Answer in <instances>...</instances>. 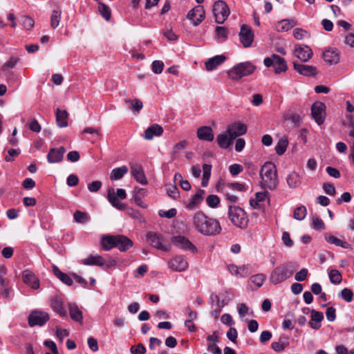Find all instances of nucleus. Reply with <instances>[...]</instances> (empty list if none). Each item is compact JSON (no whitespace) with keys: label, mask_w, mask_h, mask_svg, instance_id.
<instances>
[{"label":"nucleus","mask_w":354,"mask_h":354,"mask_svg":"<svg viewBox=\"0 0 354 354\" xmlns=\"http://www.w3.org/2000/svg\"><path fill=\"white\" fill-rule=\"evenodd\" d=\"M100 243H133L132 241L128 237L118 234V235H102L101 237Z\"/></svg>","instance_id":"f3484780"},{"label":"nucleus","mask_w":354,"mask_h":354,"mask_svg":"<svg viewBox=\"0 0 354 354\" xmlns=\"http://www.w3.org/2000/svg\"><path fill=\"white\" fill-rule=\"evenodd\" d=\"M226 188H228L229 189L232 190H236L238 192L246 191L245 185L240 183H227L226 185Z\"/></svg>","instance_id":"864d4df0"},{"label":"nucleus","mask_w":354,"mask_h":354,"mask_svg":"<svg viewBox=\"0 0 354 354\" xmlns=\"http://www.w3.org/2000/svg\"><path fill=\"white\" fill-rule=\"evenodd\" d=\"M255 66L249 62H241L234 66L227 71L229 78L236 81L243 77L252 74L255 70Z\"/></svg>","instance_id":"20e7f679"},{"label":"nucleus","mask_w":354,"mask_h":354,"mask_svg":"<svg viewBox=\"0 0 354 354\" xmlns=\"http://www.w3.org/2000/svg\"><path fill=\"white\" fill-rule=\"evenodd\" d=\"M326 318L329 322H333L335 319V309L333 307H328L326 312Z\"/></svg>","instance_id":"774afa93"},{"label":"nucleus","mask_w":354,"mask_h":354,"mask_svg":"<svg viewBox=\"0 0 354 354\" xmlns=\"http://www.w3.org/2000/svg\"><path fill=\"white\" fill-rule=\"evenodd\" d=\"M131 173L138 183L141 185H146L147 183V180L144 171L140 165H132L131 167Z\"/></svg>","instance_id":"b1692460"},{"label":"nucleus","mask_w":354,"mask_h":354,"mask_svg":"<svg viewBox=\"0 0 354 354\" xmlns=\"http://www.w3.org/2000/svg\"><path fill=\"white\" fill-rule=\"evenodd\" d=\"M98 9L100 13L105 19V20L109 21L111 18V10L104 3H100Z\"/></svg>","instance_id":"8fccbe9b"},{"label":"nucleus","mask_w":354,"mask_h":354,"mask_svg":"<svg viewBox=\"0 0 354 354\" xmlns=\"http://www.w3.org/2000/svg\"><path fill=\"white\" fill-rule=\"evenodd\" d=\"M287 183L290 188H296L299 183V176L295 171L290 173L286 178Z\"/></svg>","instance_id":"58836bf2"},{"label":"nucleus","mask_w":354,"mask_h":354,"mask_svg":"<svg viewBox=\"0 0 354 354\" xmlns=\"http://www.w3.org/2000/svg\"><path fill=\"white\" fill-rule=\"evenodd\" d=\"M66 149L64 147L50 149L48 155L47 160L50 163H57L62 160Z\"/></svg>","instance_id":"6ab92c4d"},{"label":"nucleus","mask_w":354,"mask_h":354,"mask_svg":"<svg viewBox=\"0 0 354 354\" xmlns=\"http://www.w3.org/2000/svg\"><path fill=\"white\" fill-rule=\"evenodd\" d=\"M234 139L227 131L221 133L216 137V142L218 146L223 149H227L232 144Z\"/></svg>","instance_id":"a878e982"},{"label":"nucleus","mask_w":354,"mask_h":354,"mask_svg":"<svg viewBox=\"0 0 354 354\" xmlns=\"http://www.w3.org/2000/svg\"><path fill=\"white\" fill-rule=\"evenodd\" d=\"M130 351L132 354H145L146 353V348L142 344L140 343L136 347L133 346H131Z\"/></svg>","instance_id":"bf43d9fd"},{"label":"nucleus","mask_w":354,"mask_h":354,"mask_svg":"<svg viewBox=\"0 0 354 354\" xmlns=\"http://www.w3.org/2000/svg\"><path fill=\"white\" fill-rule=\"evenodd\" d=\"M192 223L196 230L205 236H215L221 231L220 223L217 220L208 217L201 211L193 215Z\"/></svg>","instance_id":"f257e3e1"},{"label":"nucleus","mask_w":354,"mask_h":354,"mask_svg":"<svg viewBox=\"0 0 354 354\" xmlns=\"http://www.w3.org/2000/svg\"><path fill=\"white\" fill-rule=\"evenodd\" d=\"M163 133L162 127L157 124H154L148 127L145 131L144 138L146 140H152L155 136H160Z\"/></svg>","instance_id":"bb28decb"},{"label":"nucleus","mask_w":354,"mask_h":354,"mask_svg":"<svg viewBox=\"0 0 354 354\" xmlns=\"http://www.w3.org/2000/svg\"><path fill=\"white\" fill-rule=\"evenodd\" d=\"M127 197L126 191L124 189H118L116 192L113 188H109L107 193L109 202L115 208L124 210L126 205L120 201V199H124Z\"/></svg>","instance_id":"423d86ee"},{"label":"nucleus","mask_w":354,"mask_h":354,"mask_svg":"<svg viewBox=\"0 0 354 354\" xmlns=\"http://www.w3.org/2000/svg\"><path fill=\"white\" fill-rule=\"evenodd\" d=\"M186 313L188 315V318L185 320L187 323H192L198 317L196 311L192 310L190 308L186 309Z\"/></svg>","instance_id":"e2e57ef3"},{"label":"nucleus","mask_w":354,"mask_h":354,"mask_svg":"<svg viewBox=\"0 0 354 354\" xmlns=\"http://www.w3.org/2000/svg\"><path fill=\"white\" fill-rule=\"evenodd\" d=\"M353 291L347 288H344L339 294V297L346 302H351L353 299Z\"/></svg>","instance_id":"49530a36"},{"label":"nucleus","mask_w":354,"mask_h":354,"mask_svg":"<svg viewBox=\"0 0 354 354\" xmlns=\"http://www.w3.org/2000/svg\"><path fill=\"white\" fill-rule=\"evenodd\" d=\"M68 310L70 317L74 322H78L80 324H83V315L77 304L74 303L68 304Z\"/></svg>","instance_id":"393cba45"},{"label":"nucleus","mask_w":354,"mask_h":354,"mask_svg":"<svg viewBox=\"0 0 354 354\" xmlns=\"http://www.w3.org/2000/svg\"><path fill=\"white\" fill-rule=\"evenodd\" d=\"M53 271L55 275L65 284L68 286L73 284V279L67 274L59 270L57 267L53 266Z\"/></svg>","instance_id":"c9c22d12"},{"label":"nucleus","mask_w":354,"mask_h":354,"mask_svg":"<svg viewBox=\"0 0 354 354\" xmlns=\"http://www.w3.org/2000/svg\"><path fill=\"white\" fill-rule=\"evenodd\" d=\"M124 102L128 108L134 112L138 113L142 108V102L137 98L133 100L124 99Z\"/></svg>","instance_id":"e433bc0d"},{"label":"nucleus","mask_w":354,"mask_h":354,"mask_svg":"<svg viewBox=\"0 0 354 354\" xmlns=\"http://www.w3.org/2000/svg\"><path fill=\"white\" fill-rule=\"evenodd\" d=\"M203 174L201 185L205 187L208 185V182L211 176L212 166L210 165L205 164L203 166Z\"/></svg>","instance_id":"a19ab883"},{"label":"nucleus","mask_w":354,"mask_h":354,"mask_svg":"<svg viewBox=\"0 0 354 354\" xmlns=\"http://www.w3.org/2000/svg\"><path fill=\"white\" fill-rule=\"evenodd\" d=\"M323 59L330 65L337 64L339 62V53L336 48H328L323 53Z\"/></svg>","instance_id":"412c9836"},{"label":"nucleus","mask_w":354,"mask_h":354,"mask_svg":"<svg viewBox=\"0 0 354 354\" xmlns=\"http://www.w3.org/2000/svg\"><path fill=\"white\" fill-rule=\"evenodd\" d=\"M22 280L24 283L32 289L37 290L39 288V280L30 270H25L22 272Z\"/></svg>","instance_id":"4468645a"},{"label":"nucleus","mask_w":354,"mask_h":354,"mask_svg":"<svg viewBox=\"0 0 354 354\" xmlns=\"http://www.w3.org/2000/svg\"><path fill=\"white\" fill-rule=\"evenodd\" d=\"M206 202L209 207L214 208L217 207L220 203V199L216 195H209L206 199Z\"/></svg>","instance_id":"603ef678"},{"label":"nucleus","mask_w":354,"mask_h":354,"mask_svg":"<svg viewBox=\"0 0 354 354\" xmlns=\"http://www.w3.org/2000/svg\"><path fill=\"white\" fill-rule=\"evenodd\" d=\"M204 194V190L201 189H198L196 194L187 203L186 208L188 209H194V208H196L202 202Z\"/></svg>","instance_id":"c85d7f7f"},{"label":"nucleus","mask_w":354,"mask_h":354,"mask_svg":"<svg viewBox=\"0 0 354 354\" xmlns=\"http://www.w3.org/2000/svg\"><path fill=\"white\" fill-rule=\"evenodd\" d=\"M312 227L316 230H323L325 229V225L323 221L318 216H313L311 218Z\"/></svg>","instance_id":"de8ad7c7"},{"label":"nucleus","mask_w":354,"mask_h":354,"mask_svg":"<svg viewBox=\"0 0 354 354\" xmlns=\"http://www.w3.org/2000/svg\"><path fill=\"white\" fill-rule=\"evenodd\" d=\"M330 281L333 284H339L342 281V274L336 269H333L329 272Z\"/></svg>","instance_id":"a18cd8bd"},{"label":"nucleus","mask_w":354,"mask_h":354,"mask_svg":"<svg viewBox=\"0 0 354 354\" xmlns=\"http://www.w3.org/2000/svg\"><path fill=\"white\" fill-rule=\"evenodd\" d=\"M263 63L267 67L272 66L276 73L285 72L287 70V64L285 59L275 54L265 58Z\"/></svg>","instance_id":"6e6552de"},{"label":"nucleus","mask_w":354,"mask_h":354,"mask_svg":"<svg viewBox=\"0 0 354 354\" xmlns=\"http://www.w3.org/2000/svg\"><path fill=\"white\" fill-rule=\"evenodd\" d=\"M307 214V209L304 205H300L295 209L293 212V217L298 221H302Z\"/></svg>","instance_id":"79ce46f5"},{"label":"nucleus","mask_w":354,"mask_h":354,"mask_svg":"<svg viewBox=\"0 0 354 354\" xmlns=\"http://www.w3.org/2000/svg\"><path fill=\"white\" fill-rule=\"evenodd\" d=\"M62 11L60 10H53L50 17V26L53 29L57 28L59 25V21L61 19Z\"/></svg>","instance_id":"37998d69"},{"label":"nucleus","mask_w":354,"mask_h":354,"mask_svg":"<svg viewBox=\"0 0 354 354\" xmlns=\"http://www.w3.org/2000/svg\"><path fill=\"white\" fill-rule=\"evenodd\" d=\"M164 64L162 61L156 60L152 63V71L156 74H160L162 72Z\"/></svg>","instance_id":"4d7b16f0"},{"label":"nucleus","mask_w":354,"mask_h":354,"mask_svg":"<svg viewBox=\"0 0 354 354\" xmlns=\"http://www.w3.org/2000/svg\"><path fill=\"white\" fill-rule=\"evenodd\" d=\"M147 241L153 243H161L162 241L160 235L153 232H150L147 234Z\"/></svg>","instance_id":"3c124183"},{"label":"nucleus","mask_w":354,"mask_h":354,"mask_svg":"<svg viewBox=\"0 0 354 354\" xmlns=\"http://www.w3.org/2000/svg\"><path fill=\"white\" fill-rule=\"evenodd\" d=\"M167 194L172 198L176 199L180 196V192L176 186H171L167 189Z\"/></svg>","instance_id":"0e129e2a"},{"label":"nucleus","mask_w":354,"mask_h":354,"mask_svg":"<svg viewBox=\"0 0 354 354\" xmlns=\"http://www.w3.org/2000/svg\"><path fill=\"white\" fill-rule=\"evenodd\" d=\"M229 171L231 175L234 176L243 171V167L239 164H233L230 166Z\"/></svg>","instance_id":"680f3d73"},{"label":"nucleus","mask_w":354,"mask_h":354,"mask_svg":"<svg viewBox=\"0 0 354 354\" xmlns=\"http://www.w3.org/2000/svg\"><path fill=\"white\" fill-rule=\"evenodd\" d=\"M226 57L224 55H216L212 58L208 59L205 62V68L207 71H212L216 68L225 60Z\"/></svg>","instance_id":"c756f323"},{"label":"nucleus","mask_w":354,"mask_h":354,"mask_svg":"<svg viewBox=\"0 0 354 354\" xmlns=\"http://www.w3.org/2000/svg\"><path fill=\"white\" fill-rule=\"evenodd\" d=\"M240 41L245 48L250 47L254 40V34L250 27L243 24L239 32Z\"/></svg>","instance_id":"f8f14e48"},{"label":"nucleus","mask_w":354,"mask_h":354,"mask_svg":"<svg viewBox=\"0 0 354 354\" xmlns=\"http://www.w3.org/2000/svg\"><path fill=\"white\" fill-rule=\"evenodd\" d=\"M21 23L23 25V26L27 30H29L34 26L33 19L27 16H23L21 18Z\"/></svg>","instance_id":"6e6d98bb"},{"label":"nucleus","mask_w":354,"mask_h":354,"mask_svg":"<svg viewBox=\"0 0 354 354\" xmlns=\"http://www.w3.org/2000/svg\"><path fill=\"white\" fill-rule=\"evenodd\" d=\"M127 172H128V168L127 166H122L120 167L113 169L110 174V178L111 180H120Z\"/></svg>","instance_id":"f704fd0d"},{"label":"nucleus","mask_w":354,"mask_h":354,"mask_svg":"<svg viewBox=\"0 0 354 354\" xmlns=\"http://www.w3.org/2000/svg\"><path fill=\"white\" fill-rule=\"evenodd\" d=\"M323 189L325 192L326 194L330 195V196H335L336 194L335 186L328 183H325L323 184Z\"/></svg>","instance_id":"13d9d810"},{"label":"nucleus","mask_w":354,"mask_h":354,"mask_svg":"<svg viewBox=\"0 0 354 354\" xmlns=\"http://www.w3.org/2000/svg\"><path fill=\"white\" fill-rule=\"evenodd\" d=\"M213 12L216 22L221 24L227 19L230 11L227 3L223 1L219 0L214 3Z\"/></svg>","instance_id":"0eeeda50"},{"label":"nucleus","mask_w":354,"mask_h":354,"mask_svg":"<svg viewBox=\"0 0 354 354\" xmlns=\"http://www.w3.org/2000/svg\"><path fill=\"white\" fill-rule=\"evenodd\" d=\"M102 187V183L98 180L92 182L88 185V189L91 192L98 191Z\"/></svg>","instance_id":"338daca9"},{"label":"nucleus","mask_w":354,"mask_h":354,"mask_svg":"<svg viewBox=\"0 0 354 354\" xmlns=\"http://www.w3.org/2000/svg\"><path fill=\"white\" fill-rule=\"evenodd\" d=\"M79 179L76 175L70 174L67 177L66 183L67 185L70 187L76 186L78 184Z\"/></svg>","instance_id":"69168bd1"},{"label":"nucleus","mask_w":354,"mask_h":354,"mask_svg":"<svg viewBox=\"0 0 354 354\" xmlns=\"http://www.w3.org/2000/svg\"><path fill=\"white\" fill-rule=\"evenodd\" d=\"M187 18L192 21L194 26L199 25L205 19V10L203 6H197L189 11Z\"/></svg>","instance_id":"9d476101"},{"label":"nucleus","mask_w":354,"mask_h":354,"mask_svg":"<svg viewBox=\"0 0 354 354\" xmlns=\"http://www.w3.org/2000/svg\"><path fill=\"white\" fill-rule=\"evenodd\" d=\"M49 319V315L46 312L34 311L28 317V324L30 326H42Z\"/></svg>","instance_id":"9b49d317"},{"label":"nucleus","mask_w":354,"mask_h":354,"mask_svg":"<svg viewBox=\"0 0 354 354\" xmlns=\"http://www.w3.org/2000/svg\"><path fill=\"white\" fill-rule=\"evenodd\" d=\"M216 34L220 41H224L227 38V30L223 26H217L216 28Z\"/></svg>","instance_id":"09e8293b"},{"label":"nucleus","mask_w":354,"mask_h":354,"mask_svg":"<svg viewBox=\"0 0 354 354\" xmlns=\"http://www.w3.org/2000/svg\"><path fill=\"white\" fill-rule=\"evenodd\" d=\"M50 305L54 312L62 317H67L63 299L59 296H53L50 301Z\"/></svg>","instance_id":"ddd939ff"},{"label":"nucleus","mask_w":354,"mask_h":354,"mask_svg":"<svg viewBox=\"0 0 354 354\" xmlns=\"http://www.w3.org/2000/svg\"><path fill=\"white\" fill-rule=\"evenodd\" d=\"M104 259L98 254H90L87 258L82 260V263L86 266L102 267L104 265Z\"/></svg>","instance_id":"cd10ccee"},{"label":"nucleus","mask_w":354,"mask_h":354,"mask_svg":"<svg viewBox=\"0 0 354 354\" xmlns=\"http://www.w3.org/2000/svg\"><path fill=\"white\" fill-rule=\"evenodd\" d=\"M269 201L267 198V192H257L254 199H250V204L254 209L263 208L266 203H268Z\"/></svg>","instance_id":"aec40b11"},{"label":"nucleus","mask_w":354,"mask_h":354,"mask_svg":"<svg viewBox=\"0 0 354 354\" xmlns=\"http://www.w3.org/2000/svg\"><path fill=\"white\" fill-rule=\"evenodd\" d=\"M177 214V210L175 208H171L167 211L160 210L158 212V215L160 217L171 218L174 217Z\"/></svg>","instance_id":"5fc2aeb1"},{"label":"nucleus","mask_w":354,"mask_h":354,"mask_svg":"<svg viewBox=\"0 0 354 354\" xmlns=\"http://www.w3.org/2000/svg\"><path fill=\"white\" fill-rule=\"evenodd\" d=\"M197 136L200 140L205 141H212L214 140V133L209 127L204 126L198 129Z\"/></svg>","instance_id":"7c9ffc66"},{"label":"nucleus","mask_w":354,"mask_h":354,"mask_svg":"<svg viewBox=\"0 0 354 354\" xmlns=\"http://www.w3.org/2000/svg\"><path fill=\"white\" fill-rule=\"evenodd\" d=\"M169 268L174 272H183L188 267L187 262L180 256H176L168 262Z\"/></svg>","instance_id":"2eb2a0df"},{"label":"nucleus","mask_w":354,"mask_h":354,"mask_svg":"<svg viewBox=\"0 0 354 354\" xmlns=\"http://www.w3.org/2000/svg\"><path fill=\"white\" fill-rule=\"evenodd\" d=\"M308 274V270L306 268H302L300 271L296 273L295 279L297 281H303L306 279Z\"/></svg>","instance_id":"052dcab7"},{"label":"nucleus","mask_w":354,"mask_h":354,"mask_svg":"<svg viewBox=\"0 0 354 354\" xmlns=\"http://www.w3.org/2000/svg\"><path fill=\"white\" fill-rule=\"evenodd\" d=\"M325 104L321 102H316L311 106V115L314 120L319 125L325 120Z\"/></svg>","instance_id":"1a4fd4ad"},{"label":"nucleus","mask_w":354,"mask_h":354,"mask_svg":"<svg viewBox=\"0 0 354 354\" xmlns=\"http://www.w3.org/2000/svg\"><path fill=\"white\" fill-rule=\"evenodd\" d=\"M260 185L264 189H274L277 185V171L275 165L266 162L260 171Z\"/></svg>","instance_id":"f03ea898"},{"label":"nucleus","mask_w":354,"mask_h":354,"mask_svg":"<svg viewBox=\"0 0 354 354\" xmlns=\"http://www.w3.org/2000/svg\"><path fill=\"white\" fill-rule=\"evenodd\" d=\"M266 280V276L263 274H257L250 277L248 284L252 290L259 288Z\"/></svg>","instance_id":"2f4dec72"},{"label":"nucleus","mask_w":354,"mask_h":354,"mask_svg":"<svg viewBox=\"0 0 354 354\" xmlns=\"http://www.w3.org/2000/svg\"><path fill=\"white\" fill-rule=\"evenodd\" d=\"M56 122L58 127L63 128L68 126V114L66 110L57 109L55 111Z\"/></svg>","instance_id":"473e14b6"},{"label":"nucleus","mask_w":354,"mask_h":354,"mask_svg":"<svg viewBox=\"0 0 354 354\" xmlns=\"http://www.w3.org/2000/svg\"><path fill=\"white\" fill-rule=\"evenodd\" d=\"M73 218L77 223H86L90 219L88 214L81 211H76L73 214Z\"/></svg>","instance_id":"c03bdc74"},{"label":"nucleus","mask_w":354,"mask_h":354,"mask_svg":"<svg viewBox=\"0 0 354 354\" xmlns=\"http://www.w3.org/2000/svg\"><path fill=\"white\" fill-rule=\"evenodd\" d=\"M293 66L297 72L304 76H315L317 73L316 68L312 66L305 65L295 62H293Z\"/></svg>","instance_id":"4be33fe9"},{"label":"nucleus","mask_w":354,"mask_h":354,"mask_svg":"<svg viewBox=\"0 0 354 354\" xmlns=\"http://www.w3.org/2000/svg\"><path fill=\"white\" fill-rule=\"evenodd\" d=\"M297 268L298 266L292 262L277 266L271 272L270 281L274 285L282 283L290 277Z\"/></svg>","instance_id":"7ed1b4c3"},{"label":"nucleus","mask_w":354,"mask_h":354,"mask_svg":"<svg viewBox=\"0 0 354 354\" xmlns=\"http://www.w3.org/2000/svg\"><path fill=\"white\" fill-rule=\"evenodd\" d=\"M227 270L232 275L237 278H244L250 274L249 266L246 265L237 266L234 264H230L227 266Z\"/></svg>","instance_id":"dca6fc26"},{"label":"nucleus","mask_w":354,"mask_h":354,"mask_svg":"<svg viewBox=\"0 0 354 354\" xmlns=\"http://www.w3.org/2000/svg\"><path fill=\"white\" fill-rule=\"evenodd\" d=\"M294 55L301 62H306L311 58L313 55V51L308 46H299L295 48Z\"/></svg>","instance_id":"5701e85b"},{"label":"nucleus","mask_w":354,"mask_h":354,"mask_svg":"<svg viewBox=\"0 0 354 354\" xmlns=\"http://www.w3.org/2000/svg\"><path fill=\"white\" fill-rule=\"evenodd\" d=\"M323 319L324 315L322 313L313 310L311 311V319L309 322L310 327L314 329L319 328L321 326L320 322Z\"/></svg>","instance_id":"72a5a7b5"},{"label":"nucleus","mask_w":354,"mask_h":354,"mask_svg":"<svg viewBox=\"0 0 354 354\" xmlns=\"http://www.w3.org/2000/svg\"><path fill=\"white\" fill-rule=\"evenodd\" d=\"M293 26V21L283 19L276 24L275 29L278 32H286L290 30Z\"/></svg>","instance_id":"4c0bfd02"},{"label":"nucleus","mask_w":354,"mask_h":354,"mask_svg":"<svg viewBox=\"0 0 354 354\" xmlns=\"http://www.w3.org/2000/svg\"><path fill=\"white\" fill-rule=\"evenodd\" d=\"M288 141L286 138H281L279 140L275 146L276 153L281 156L283 154L287 149Z\"/></svg>","instance_id":"ea45409f"},{"label":"nucleus","mask_w":354,"mask_h":354,"mask_svg":"<svg viewBox=\"0 0 354 354\" xmlns=\"http://www.w3.org/2000/svg\"><path fill=\"white\" fill-rule=\"evenodd\" d=\"M226 131L233 139H235L236 137L244 135L246 133L247 127L243 123L234 122L229 125Z\"/></svg>","instance_id":"a211bd4d"},{"label":"nucleus","mask_w":354,"mask_h":354,"mask_svg":"<svg viewBox=\"0 0 354 354\" xmlns=\"http://www.w3.org/2000/svg\"><path fill=\"white\" fill-rule=\"evenodd\" d=\"M228 218L231 223L240 228L248 226V218L243 209L239 206H230L228 208Z\"/></svg>","instance_id":"39448f33"}]
</instances>
